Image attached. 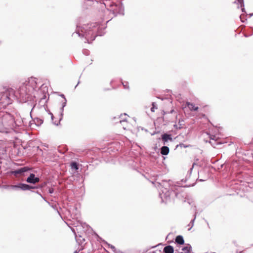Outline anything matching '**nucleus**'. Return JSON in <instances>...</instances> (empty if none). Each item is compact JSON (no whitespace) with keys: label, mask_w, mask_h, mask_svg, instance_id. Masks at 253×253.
Instances as JSON below:
<instances>
[{"label":"nucleus","mask_w":253,"mask_h":253,"mask_svg":"<svg viewBox=\"0 0 253 253\" xmlns=\"http://www.w3.org/2000/svg\"><path fill=\"white\" fill-rule=\"evenodd\" d=\"M36 87V82L34 78H31L23 83L15 93L17 95L16 98H21V101L26 102L31 100V94Z\"/></svg>","instance_id":"1"},{"label":"nucleus","mask_w":253,"mask_h":253,"mask_svg":"<svg viewBox=\"0 0 253 253\" xmlns=\"http://www.w3.org/2000/svg\"><path fill=\"white\" fill-rule=\"evenodd\" d=\"M98 24L97 23H91L90 25L85 26L81 32L78 31L77 34L79 36L84 37L88 42L89 41H93L97 36H101L97 33L98 30Z\"/></svg>","instance_id":"2"},{"label":"nucleus","mask_w":253,"mask_h":253,"mask_svg":"<svg viewBox=\"0 0 253 253\" xmlns=\"http://www.w3.org/2000/svg\"><path fill=\"white\" fill-rule=\"evenodd\" d=\"M17 125L10 114H5L0 118V132L10 133L14 130Z\"/></svg>","instance_id":"3"},{"label":"nucleus","mask_w":253,"mask_h":253,"mask_svg":"<svg viewBox=\"0 0 253 253\" xmlns=\"http://www.w3.org/2000/svg\"><path fill=\"white\" fill-rule=\"evenodd\" d=\"M17 97L12 88H8L0 94V104L3 107L11 104L12 100Z\"/></svg>","instance_id":"4"},{"label":"nucleus","mask_w":253,"mask_h":253,"mask_svg":"<svg viewBox=\"0 0 253 253\" xmlns=\"http://www.w3.org/2000/svg\"><path fill=\"white\" fill-rule=\"evenodd\" d=\"M10 187L12 189H18L19 188L23 190H30L31 188V187L27 184L20 183L18 185H11Z\"/></svg>","instance_id":"5"},{"label":"nucleus","mask_w":253,"mask_h":253,"mask_svg":"<svg viewBox=\"0 0 253 253\" xmlns=\"http://www.w3.org/2000/svg\"><path fill=\"white\" fill-rule=\"evenodd\" d=\"M40 179L38 177H36L33 173L30 174V176L27 179V182L30 183L35 184L39 181Z\"/></svg>","instance_id":"6"},{"label":"nucleus","mask_w":253,"mask_h":253,"mask_svg":"<svg viewBox=\"0 0 253 253\" xmlns=\"http://www.w3.org/2000/svg\"><path fill=\"white\" fill-rule=\"evenodd\" d=\"M162 140L164 141V144L169 141H172V138L170 135L168 134H164L162 136Z\"/></svg>","instance_id":"7"},{"label":"nucleus","mask_w":253,"mask_h":253,"mask_svg":"<svg viewBox=\"0 0 253 253\" xmlns=\"http://www.w3.org/2000/svg\"><path fill=\"white\" fill-rule=\"evenodd\" d=\"M175 243H177L179 245H183L184 243L183 238L181 235L176 236L175 239Z\"/></svg>","instance_id":"8"},{"label":"nucleus","mask_w":253,"mask_h":253,"mask_svg":"<svg viewBox=\"0 0 253 253\" xmlns=\"http://www.w3.org/2000/svg\"><path fill=\"white\" fill-rule=\"evenodd\" d=\"M29 170V168L28 167H23L16 170L14 171L15 174L22 173L24 172L27 171Z\"/></svg>","instance_id":"9"},{"label":"nucleus","mask_w":253,"mask_h":253,"mask_svg":"<svg viewBox=\"0 0 253 253\" xmlns=\"http://www.w3.org/2000/svg\"><path fill=\"white\" fill-rule=\"evenodd\" d=\"M191 250V247L190 245L188 244L186 247L182 249V252L180 253H190Z\"/></svg>","instance_id":"10"},{"label":"nucleus","mask_w":253,"mask_h":253,"mask_svg":"<svg viewBox=\"0 0 253 253\" xmlns=\"http://www.w3.org/2000/svg\"><path fill=\"white\" fill-rule=\"evenodd\" d=\"M169 153V148L167 146H163L161 149V153L162 155H166Z\"/></svg>","instance_id":"11"},{"label":"nucleus","mask_w":253,"mask_h":253,"mask_svg":"<svg viewBox=\"0 0 253 253\" xmlns=\"http://www.w3.org/2000/svg\"><path fill=\"white\" fill-rule=\"evenodd\" d=\"M164 252L165 253H173V249L172 246H168L164 248Z\"/></svg>","instance_id":"12"},{"label":"nucleus","mask_w":253,"mask_h":253,"mask_svg":"<svg viewBox=\"0 0 253 253\" xmlns=\"http://www.w3.org/2000/svg\"><path fill=\"white\" fill-rule=\"evenodd\" d=\"M187 106L190 110L196 111L198 109V107L196 106L193 103H187Z\"/></svg>","instance_id":"13"},{"label":"nucleus","mask_w":253,"mask_h":253,"mask_svg":"<svg viewBox=\"0 0 253 253\" xmlns=\"http://www.w3.org/2000/svg\"><path fill=\"white\" fill-rule=\"evenodd\" d=\"M111 6L112 7V8H110L109 10L112 11L114 14H117L118 13L120 12V11H118V10L117 9V6L116 5H111Z\"/></svg>","instance_id":"14"},{"label":"nucleus","mask_w":253,"mask_h":253,"mask_svg":"<svg viewBox=\"0 0 253 253\" xmlns=\"http://www.w3.org/2000/svg\"><path fill=\"white\" fill-rule=\"evenodd\" d=\"M173 236V235L172 233H170L168 235V236L167 237V240H168V242H172L173 241V239L172 238Z\"/></svg>","instance_id":"15"},{"label":"nucleus","mask_w":253,"mask_h":253,"mask_svg":"<svg viewBox=\"0 0 253 253\" xmlns=\"http://www.w3.org/2000/svg\"><path fill=\"white\" fill-rule=\"evenodd\" d=\"M72 169H79L77 164L76 162H73L71 164Z\"/></svg>","instance_id":"16"},{"label":"nucleus","mask_w":253,"mask_h":253,"mask_svg":"<svg viewBox=\"0 0 253 253\" xmlns=\"http://www.w3.org/2000/svg\"><path fill=\"white\" fill-rule=\"evenodd\" d=\"M61 96H62L63 97H64V102H63V104H62V109H61V110H62V112H63V108H64V107L66 106V99L65 98L64 95H62Z\"/></svg>","instance_id":"17"},{"label":"nucleus","mask_w":253,"mask_h":253,"mask_svg":"<svg viewBox=\"0 0 253 253\" xmlns=\"http://www.w3.org/2000/svg\"><path fill=\"white\" fill-rule=\"evenodd\" d=\"M157 107L156 106V105L155 103H152V107L151 109V110L152 112H155V109H157Z\"/></svg>","instance_id":"18"},{"label":"nucleus","mask_w":253,"mask_h":253,"mask_svg":"<svg viewBox=\"0 0 253 253\" xmlns=\"http://www.w3.org/2000/svg\"><path fill=\"white\" fill-rule=\"evenodd\" d=\"M238 2L240 4L241 7L244 6V0H237Z\"/></svg>","instance_id":"19"},{"label":"nucleus","mask_w":253,"mask_h":253,"mask_svg":"<svg viewBox=\"0 0 253 253\" xmlns=\"http://www.w3.org/2000/svg\"><path fill=\"white\" fill-rule=\"evenodd\" d=\"M209 137L211 139H212V140H214V138L215 137V136H211V135H210Z\"/></svg>","instance_id":"20"},{"label":"nucleus","mask_w":253,"mask_h":253,"mask_svg":"<svg viewBox=\"0 0 253 253\" xmlns=\"http://www.w3.org/2000/svg\"><path fill=\"white\" fill-rule=\"evenodd\" d=\"M123 85L125 88H128V86H127V83H126L125 84L123 83Z\"/></svg>","instance_id":"21"},{"label":"nucleus","mask_w":253,"mask_h":253,"mask_svg":"<svg viewBox=\"0 0 253 253\" xmlns=\"http://www.w3.org/2000/svg\"><path fill=\"white\" fill-rule=\"evenodd\" d=\"M120 124H122V123H126V122L125 121V120H121V121H120Z\"/></svg>","instance_id":"22"},{"label":"nucleus","mask_w":253,"mask_h":253,"mask_svg":"<svg viewBox=\"0 0 253 253\" xmlns=\"http://www.w3.org/2000/svg\"><path fill=\"white\" fill-rule=\"evenodd\" d=\"M178 182H177V183H176V184H175V191L176 190H177V189L176 188V187H180V186H179V185H178Z\"/></svg>","instance_id":"23"},{"label":"nucleus","mask_w":253,"mask_h":253,"mask_svg":"<svg viewBox=\"0 0 253 253\" xmlns=\"http://www.w3.org/2000/svg\"><path fill=\"white\" fill-rule=\"evenodd\" d=\"M194 219H193V220H191V222H190V223H191V224H192L191 227H192V226H193V223H194Z\"/></svg>","instance_id":"24"},{"label":"nucleus","mask_w":253,"mask_h":253,"mask_svg":"<svg viewBox=\"0 0 253 253\" xmlns=\"http://www.w3.org/2000/svg\"><path fill=\"white\" fill-rule=\"evenodd\" d=\"M166 198H167V197H169V191L168 192V193H166Z\"/></svg>","instance_id":"25"},{"label":"nucleus","mask_w":253,"mask_h":253,"mask_svg":"<svg viewBox=\"0 0 253 253\" xmlns=\"http://www.w3.org/2000/svg\"><path fill=\"white\" fill-rule=\"evenodd\" d=\"M49 191L50 193H52L53 192V189H49Z\"/></svg>","instance_id":"26"},{"label":"nucleus","mask_w":253,"mask_h":253,"mask_svg":"<svg viewBox=\"0 0 253 253\" xmlns=\"http://www.w3.org/2000/svg\"><path fill=\"white\" fill-rule=\"evenodd\" d=\"M212 146H213V147H215L214 146V143H212L211 141H210L209 142Z\"/></svg>","instance_id":"27"},{"label":"nucleus","mask_w":253,"mask_h":253,"mask_svg":"<svg viewBox=\"0 0 253 253\" xmlns=\"http://www.w3.org/2000/svg\"><path fill=\"white\" fill-rule=\"evenodd\" d=\"M160 196L162 198H163V193L160 194Z\"/></svg>","instance_id":"28"},{"label":"nucleus","mask_w":253,"mask_h":253,"mask_svg":"<svg viewBox=\"0 0 253 253\" xmlns=\"http://www.w3.org/2000/svg\"><path fill=\"white\" fill-rule=\"evenodd\" d=\"M111 248H112V249H115L114 247H113V246H111Z\"/></svg>","instance_id":"29"},{"label":"nucleus","mask_w":253,"mask_h":253,"mask_svg":"<svg viewBox=\"0 0 253 253\" xmlns=\"http://www.w3.org/2000/svg\"><path fill=\"white\" fill-rule=\"evenodd\" d=\"M123 128H124V129H126V127L124 126H123Z\"/></svg>","instance_id":"30"},{"label":"nucleus","mask_w":253,"mask_h":253,"mask_svg":"<svg viewBox=\"0 0 253 253\" xmlns=\"http://www.w3.org/2000/svg\"><path fill=\"white\" fill-rule=\"evenodd\" d=\"M242 11H244V8H242Z\"/></svg>","instance_id":"31"},{"label":"nucleus","mask_w":253,"mask_h":253,"mask_svg":"<svg viewBox=\"0 0 253 253\" xmlns=\"http://www.w3.org/2000/svg\"><path fill=\"white\" fill-rule=\"evenodd\" d=\"M74 253H78L77 251L75 252Z\"/></svg>","instance_id":"32"}]
</instances>
